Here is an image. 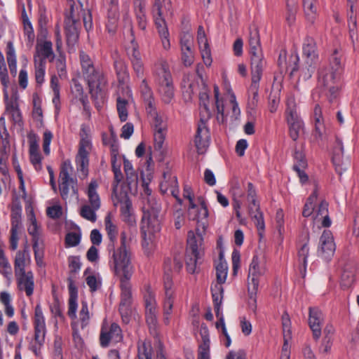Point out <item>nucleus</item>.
Here are the masks:
<instances>
[{"label": "nucleus", "instance_id": "nucleus-59", "mask_svg": "<svg viewBox=\"0 0 359 359\" xmlns=\"http://www.w3.org/2000/svg\"><path fill=\"white\" fill-rule=\"evenodd\" d=\"M315 4L316 0H303L305 14L310 21H313L316 17V8Z\"/></svg>", "mask_w": 359, "mask_h": 359}, {"label": "nucleus", "instance_id": "nucleus-1", "mask_svg": "<svg viewBox=\"0 0 359 359\" xmlns=\"http://www.w3.org/2000/svg\"><path fill=\"white\" fill-rule=\"evenodd\" d=\"M136 236V230L129 227L121 233V245L114 250L110 260V264L115 275L119 279H130L133 273L131 262V253L128 247Z\"/></svg>", "mask_w": 359, "mask_h": 359}, {"label": "nucleus", "instance_id": "nucleus-35", "mask_svg": "<svg viewBox=\"0 0 359 359\" xmlns=\"http://www.w3.org/2000/svg\"><path fill=\"white\" fill-rule=\"evenodd\" d=\"M19 287L21 290H25L27 295L30 296L34 290V277L32 272H24L23 273H18Z\"/></svg>", "mask_w": 359, "mask_h": 359}, {"label": "nucleus", "instance_id": "nucleus-51", "mask_svg": "<svg viewBox=\"0 0 359 359\" xmlns=\"http://www.w3.org/2000/svg\"><path fill=\"white\" fill-rule=\"evenodd\" d=\"M136 16L139 27L145 30L147 27V18L144 12V4L140 0L136 2Z\"/></svg>", "mask_w": 359, "mask_h": 359}, {"label": "nucleus", "instance_id": "nucleus-58", "mask_svg": "<svg viewBox=\"0 0 359 359\" xmlns=\"http://www.w3.org/2000/svg\"><path fill=\"white\" fill-rule=\"evenodd\" d=\"M289 126L290 135L293 140H297L300 133L303 130V123L302 120L287 122Z\"/></svg>", "mask_w": 359, "mask_h": 359}, {"label": "nucleus", "instance_id": "nucleus-32", "mask_svg": "<svg viewBox=\"0 0 359 359\" xmlns=\"http://www.w3.org/2000/svg\"><path fill=\"white\" fill-rule=\"evenodd\" d=\"M98 183L96 180H93L89 183L85 192L88 196V205L94 208V209H100L101 206V199L97 193Z\"/></svg>", "mask_w": 359, "mask_h": 359}, {"label": "nucleus", "instance_id": "nucleus-37", "mask_svg": "<svg viewBox=\"0 0 359 359\" xmlns=\"http://www.w3.org/2000/svg\"><path fill=\"white\" fill-rule=\"evenodd\" d=\"M198 203L200 205V208H198L195 204V208L192 214H191V207L189 208L188 214L189 217L193 220H202L203 219H206L208 216V210L206 206L205 200L203 197H198Z\"/></svg>", "mask_w": 359, "mask_h": 359}, {"label": "nucleus", "instance_id": "nucleus-10", "mask_svg": "<svg viewBox=\"0 0 359 359\" xmlns=\"http://www.w3.org/2000/svg\"><path fill=\"white\" fill-rule=\"evenodd\" d=\"M92 149L91 140L89 137H81L79 153L76 156V164L80 169L83 177L88 175V155Z\"/></svg>", "mask_w": 359, "mask_h": 359}, {"label": "nucleus", "instance_id": "nucleus-46", "mask_svg": "<svg viewBox=\"0 0 359 359\" xmlns=\"http://www.w3.org/2000/svg\"><path fill=\"white\" fill-rule=\"evenodd\" d=\"M214 93L215 97V104L217 111V118L219 122L223 123L226 120V117L229 112L225 114L223 101L219 98V90L217 86L214 87Z\"/></svg>", "mask_w": 359, "mask_h": 359}, {"label": "nucleus", "instance_id": "nucleus-17", "mask_svg": "<svg viewBox=\"0 0 359 359\" xmlns=\"http://www.w3.org/2000/svg\"><path fill=\"white\" fill-rule=\"evenodd\" d=\"M160 229L161 226L156 220L153 222L152 225L149 224L147 221L144 222V224H141V231L143 237L142 246L147 252L149 253L152 250L154 234L158 232Z\"/></svg>", "mask_w": 359, "mask_h": 359}, {"label": "nucleus", "instance_id": "nucleus-54", "mask_svg": "<svg viewBox=\"0 0 359 359\" xmlns=\"http://www.w3.org/2000/svg\"><path fill=\"white\" fill-rule=\"evenodd\" d=\"M99 209H94V208L90 205L85 204L81 208L80 215L84 219L94 222L97 219L96 211Z\"/></svg>", "mask_w": 359, "mask_h": 359}, {"label": "nucleus", "instance_id": "nucleus-29", "mask_svg": "<svg viewBox=\"0 0 359 359\" xmlns=\"http://www.w3.org/2000/svg\"><path fill=\"white\" fill-rule=\"evenodd\" d=\"M146 306L147 322L150 325H155L156 323V302L154 294L152 292H147L144 297Z\"/></svg>", "mask_w": 359, "mask_h": 359}, {"label": "nucleus", "instance_id": "nucleus-50", "mask_svg": "<svg viewBox=\"0 0 359 359\" xmlns=\"http://www.w3.org/2000/svg\"><path fill=\"white\" fill-rule=\"evenodd\" d=\"M243 194L240 190L238 184H236L233 188V206L236 211V215L238 219H241V208L242 206V198Z\"/></svg>", "mask_w": 359, "mask_h": 359}, {"label": "nucleus", "instance_id": "nucleus-4", "mask_svg": "<svg viewBox=\"0 0 359 359\" xmlns=\"http://www.w3.org/2000/svg\"><path fill=\"white\" fill-rule=\"evenodd\" d=\"M170 8L171 3L170 0H156L152 9L154 22L161 38L163 48L166 50L170 49V42L164 16L170 12Z\"/></svg>", "mask_w": 359, "mask_h": 359}, {"label": "nucleus", "instance_id": "nucleus-63", "mask_svg": "<svg viewBox=\"0 0 359 359\" xmlns=\"http://www.w3.org/2000/svg\"><path fill=\"white\" fill-rule=\"evenodd\" d=\"M198 359H210V341L204 337L203 343L199 347Z\"/></svg>", "mask_w": 359, "mask_h": 359}, {"label": "nucleus", "instance_id": "nucleus-42", "mask_svg": "<svg viewBox=\"0 0 359 359\" xmlns=\"http://www.w3.org/2000/svg\"><path fill=\"white\" fill-rule=\"evenodd\" d=\"M69 298L68 315L72 318H76L77 310V290L76 286L70 281L69 284Z\"/></svg>", "mask_w": 359, "mask_h": 359}, {"label": "nucleus", "instance_id": "nucleus-64", "mask_svg": "<svg viewBox=\"0 0 359 359\" xmlns=\"http://www.w3.org/2000/svg\"><path fill=\"white\" fill-rule=\"evenodd\" d=\"M72 92L76 98H78L85 105V98L83 96V89L81 83L76 80H73V84L72 86Z\"/></svg>", "mask_w": 359, "mask_h": 359}, {"label": "nucleus", "instance_id": "nucleus-20", "mask_svg": "<svg viewBox=\"0 0 359 359\" xmlns=\"http://www.w3.org/2000/svg\"><path fill=\"white\" fill-rule=\"evenodd\" d=\"M4 96L6 105V110L10 114L13 121L16 123L22 121V114L19 109L18 99L19 96L17 91H14L11 97H8V90L4 89Z\"/></svg>", "mask_w": 359, "mask_h": 359}, {"label": "nucleus", "instance_id": "nucleus-26", "mask_svg": "<svg viewBox=\"0 0 359 359\" xmlns=\"http://www.w3.org/2000/svg\"><path fill=\"white\" fill-rule=\"evenodd\" d=\"M210 139V133L205 123L201 122L198 126L194 141L198 153L203 154L205 152L209 146Z\"/></svg>", "mask_w": 359, "mask_h": 359}, {"label": "nucleus", "instance_id": "nucleus-6", "mask_svg": "<svg viewBox=\"0 0 359 359\" xmlns=\"http://www.w3.org/2000/svg\"><path fill=\"white\" fill-rule=\"evenodd\" d=\"M203 236L200 233L189 231L187 237V250L186 264L189 273H194L196 270L197 260L201 252Z\"/></svg>", "mask_w": 359, "mask_h": 359}, {"label": "nucleus", "instance_id": "nucleus-40", "mask_svg": "<svg viewBox=\"0 0 359 359\" xmlns=\"http://www.w3.org/2000/svg\"><path fill=\"white\" fill-rule=\"evenodd\" d=\"M60 191L62 198L65 201H71L72 198L78 199V190L76 182L73 183L60 184Z\"/></svg>", "mask_w": 359, "mask_h": 359}, {"label": "nucleus", "instance_id": "nucleus-62", "mask_svg": "<svg viewBox=\"0 0 359 359\" xmlns=\"http://www.w3.org/2000/svg\"><path fill=\"white\" fill-rule=\"evenodd\" d=\"M35 78L38 83L41 84L44 81L46 63L34 62Z\"/></svg>", "mask_w": 359, "mask_h": 359}, {"label": "nucleus", "instance_id": "nucleus-15", "mask_svg": "<svg viewBox=\"0 0 359 359\" xmlns=\"http://www.w3.org/2000/svg\"><path fill=\"white\" fill-rule=\"evenodd\" d=\"M130 279H120L121 289V300L120 304V313L123 320L128 322V316L129 313V306L131 303L132 294Z\"/></svg>", "mask_w": 359, "mask_h": 359}, {"label": "nucleus", "instance_id": "nucleus-22", "mask_svg": "<svg viewBox=\"0 0 359 359\" xmlns=\"http://www.w3.org/2000/svg\"><path fill=\"white\" fill-rule=\"evenodd\" d=\"M160 93L163 102L169 104L174 98V88L170 72L163 69L160 81Z\"/></svg>", "mask_w": 359, "mask_h": 359}, {"label": "nucleus", "instance_id": "nucleus-55", "mask_svg": "<svg viewBox=\"0 0 359 359\" xmlns=\"http://www.w3.org/2000/svg\"><path fill=\"white\" fill-rule=\"evenodd\" d=\"M314 121L316 131L320 136H321L324 129V121L323 118L322 110L318 105L314 108Z\"/></svg>", "mask_w": 359, "mask_h": 359}, {"label": "nucleus", "instance_id": "nucleus-16", "mask_svg": "<svg viewBox=\"0 0 359 359\" xmlns=\"http://www.w3.org/2000/svg\"><path fill=\"white\" fill-rule=\"evenodd\" d=\"M324 322V316L322 311L317 307L309 309V325L313 332L315 339H318L322 334V325Z\"/></svg>", "mask_w": 359, "mask_h": 359}, {"label": "nucleus", "instance_id": "nucleus-44", "mask_svg": "<svg viewBox=\"0 0 359 359\" xmlns=\"http://www.w3.org/2000/svg\"><path fill=\"white\" fill-rule=\"evenodd\" d=\"M287 107L285 111L287 122L301 120L297 110V105L293 96H289L287 99Z\"/></svg>", "mask_w": 359, "mask_h": 359}, {"label": "nucleus", "instance_id": "nucleus-27", "mask_svg": "<svg viewBox=\"0 0 359 359\" xmlns=\"http://www.w3.org/2000/svg\"><path fill=\"white\" fill-rule=\"evenodd\" d=\"M197 41L198 43L201 57L205 65L207 66H210L212 63L210 49L205 36V30L201 26H200L198 29Z\"/></svg>", "mask_w": 359, "mask_h": 359}, {"label": "nucleus", "instance_id": "nucleus-45", "mask_svg": "<svg viewBox=\"0 0 359 359\" xmlns=\"http://www.w3.org/2000/svg\"><path fill=\"white\" fill-rule=\"evenodd\" d=\"M224 283H219L217 281L211 288L212 298L215 304V313L219 316V306H220L222 299L223 287L222 285Z\"/></svg>", "mask_w": 359, "mask_h": 359}, {"label": "nucleus", "instance_id": "nucleus-36", "mask_svg": "<svg viewBox=\"0 0 359 359\" xmlns=\"http://www.w3.org/2000/svg\"><path fill=\"white\" fill-rule=\"evenodd\" d=\"M215 270L217 281L219 283H225L228 274V265L224 258V252L220 250L219 258L215 262Z\"/></svg>", "mask_w": 359, "mask_h": 359}, {"label": "nucleus", "instance_id": "nucleus-49", "mask_svg": "<svg viewBox=\"0 0 359 359\" xmlns=\"http://www.w3.org/2000/svg\"><path fill=\"white\" fill-rule=\"evenodd\" d=\"M129 54L130 55L134 70L137 76H142L143 73V64L141 60L140 53L134 45L133 46L131 53Z\"/></svg>", "mask_w": 359, "mask_h": 359}, {"label": "nucleus", "instance_id": "nucleus-8", "mask_svg": "<svg viewBox=\"0 0 359 359\" xmlns=\"http://www.w3.org/2000/svg\"><path fill=\"white\" fill-rule=\"evenodd\" d=\"M143 217L142 223L148 222L149 224L152 225L154 221L156 220L159 226H161V219L159 213L161 212V205L155 197H147L143 201Z\"/></svg>", "mask_w": 359, "mask_h": 359}, {"label": "nucleus", "instance_id": "nucleus-3", "mask_svg": "<svg viewBox=\"0 0 359 359\" xmlns=\"http://www.w3.org/2000/svg\"><path fill=\"white\" fill-rule=\"evenodd\" d=\"M313 191L308 198L302 211L305 217H312L314 224H321L323 226L327 227L331 224L328 216V204L325 201L318 203V185L315 182L312 183Z\"/></svg>", "mask_w": 359, "mask_h": 359}, {"label": "nucleus", "instance_id": "nucleus-30", "mask_svg": "<svg viewBox=\"0 0 359 359\" xmlns=\"http://www.w3.org/2000/svg\"><path fill=\"white\" fill-rule=\"evenodd\" d=\"M123 168L128 189L130 193L135 194L137 191V174L134 170L131 162L126 158L123 159Z\"/></svg>", "mask_w": 359, "mask_h": 359}, {"label": "nucleus", "instance_id": "nucleus-61", "mask_svg": "<svg viewBox=\"0 0 359 359\" xmlns=\"http://www.w3.org/2000/svg\"><path fill=\"white\" fill-rule=\"evenodd\" d=\"M344 153L343 143L342 141L337 138L336 140V146L334 150V156L332 158L334 164L337 166L339 165L341 163V157L342 156Z\"/></svg>", "mask_w": 359, "mask_h": 359}, {"label": "nucleus", "instance_id": "nucleus-7", "mask_svg": "<svg viewBox=\"0 0 359 359\" xmlns=\"http://www.w3.org/2000/svg\"><path fill=\"white\" fill-rule=\"evenodd\" d=\"M113 202L114 205H119L122 219L133 226L135 224V218L133 213L132 203L126 194H117V185L114 187Z\"/></svg>", "mask_w": 359, "mask_h": 359}, {"label": "nucleus", "instance_id": "nucleus-60", "mask_svg": "<svg viewBox=\"0 0 359 359\" xmlns=\"http://www.w3.org/2000/svg\"><path fill=\"white\" fill-rule=\"evenodd\" d=\"M294 168H305L307 166V161L305 158L304 153L302 148H296L294 153Z\"/></svg>", "mask_w": 359, "mask_h": 359}, {"label": "nucleus", "instance_id": "nucleus-18", "mask_svg": "<svg viewBox=\"0 0 359 359\" xmlns=\"http://www.w3.org/2000/svg\"><path fill=\"white\" fill-rule=\"evenodd\" d=\"M55 55L53 50V44L51 41L47 40H38L35 53L34 55V62L46 63L45 60L53 61Z\"/></svg>", "mask_w": 359, "mask_h": 359}, {"label": "nucleus", "instance_id": "nucleus-31", "mask_svg": "<svg viewBox=\"0 0 359 359\" xmlns=\"http://www.w3.org/2000/svg\"><path fill=\"white\" fill-rule=\"evenodd\" d=\"M248 46L250 56L263 53L259 30L256 27L250 28Z\"/></svg>", "mask_w": 359, "mask_h": 359}, {"label": "nucleus", "instance_id": "nucleus-57", "mask_svg": "<svg viewBox=\"0 0 359 359\" xmlns=\"http://www.w3.org/2000/svg\"><path fill=\"white\" fill-rule=\"evenodd\" d=\"M129 100L118 97L117 98V111L121 121H125L128 118V104Z\"/></svg>", "mask_w": 359, "mask_h": 359}, {"label": "nucleus", "instance_id": "nucleus-2", "mask_svg": "<svg viewBox=\"0 0 359 359\" xmlns=\"http://www.w3.org/2000/svg\"><path fill=\"white\" fill-rule=\"evenodd\" d=\"M80 62L92 98L97 104L102 103L106 90V81L103 74L95 68L90 57L83 51L80 53Z\"/></svg>", "mask_w": 359, "mask_h": 359}, {"label": "nucleus", "instance_id": "nucleus-28", "mask_svg": "<svg viewBox=\"0 0 359 359\" xmlns=\"http://www.w3.org/2000/svg\"><path fill=\"white\" fill-rule=\"evenodd\" d=\"M177 181L175 175L171 173H164L163 180L160 184V189L162 193L170 191L171 194L182 203L181 199L178 197L179 190L177 188Z\"/></svg>", "mask_w": 359, "mask_h": 359}, {"label": "nucleus", "instance_id": "nucleus-56", "mask_svg": "<svg viewBox=\"0 0 359 359\" xmlns=\"http://www.w3.org/2000/svg\"><path fill=\"white\" fill-rule=\"evenodd\" d=\"M84 276H86V283L90 287V290L92 292L97 290L101 284L100 278H97L95 274L92 273L89 269H86L85 271Z\"/></svg>", "mask_w": 359, "mask_h": 359}, {"label": "nucleus", "instance_id": "nucleus-39", "mask_svg": "<svg viewBox=\"0 0 359 359\" xmlns=\"http://www.w3.org/2000/svg\"><path fill=\"white\" fill-rule=\"evenodd\" d=\"M344 67V55L340 49H334L330 57V66L328 68L336 71L337 72L342 73Z\"/></svg>", "mask_w": 359, "mask_h": 359}, {"label": "nucleus", "instance_id": "nucleus-48", "mask_svg": "<svg viewBox=\"0 0 359 359\" xmlns=\"http://www.w3.org/2000/svg\"><path fill=\"white\" fill-rule=\"evenodd\" d=\"M72 170L73 168L69 161H65L62 163L60 173V184L75 182L74 179L71 177Z\"/></svg>", "mask_w": 359, "mask_h": 359}, {"label": "nucleus", "instance_id": "nucleus-5", "mask_svg": "<svg viewBox=\"0 0 359 359\" xmlns=\"http://www.w3.org/2000/svg\"><path fill=\"white\" fill-rule=\"evenodd\" d=\"M246 189L245 201L248 214L257 229L258 234L262 237L264 232L265 223L257 201L256 190L251 182L247 184Z\"/></svg>", "mask_w": 359, "mask_h": 359}, {"label": "nucleus", "instance_id": "nucleus-34", "mask_svg": "<svg viewBox=\"0 0 359 359\" xmlns=\"http://www.w3.org/2000/svg\"><path fill=\"white\" fill-rule=\"evenodd\" d=\"M140 90L142 96L144 99L146 105V109L148 114H151V116H154V113H157L155 111L154 105V98L151 89L148 86L147 82L143 80L140 86Z\"/></svg>", "mask_w": 359, "mask_h": 359}, {"label": "nucleus", "instance_id": "nucleus-13", "mask_svg": "<svg viewBox=\"0 0 359 359\" xmlns=\"http://www.w3.org/2000/svg\"><path fill=\"white\" fill-rule=\"evenodd\" d=\"M65 27L67 43L74 44L79 38L80 23L75 17L73 5H71L69 15L65 19Z\"/></svg>", "mask_w": 359, "mask_h": 359}, {"label": "nucleus", "instance_id": "nucleus-19", "mask_svg": "<svg viewBox=\"0 0 359 359\" xmlns=\"http://www.w3.org/2000/svg\"><path fill=\"white\" fill-rule=\"evenodd\" d=\"M34 325L35 341L39 346L43 345L45 341L46 328L45 318L40 304H37L35 307Z\"/></svg>", "mask_w": 359, "mask_h": 359}, {"label": "nucleus", "instance_id": "nucleus-43", "mask_svg": "<svg viewBox=\"0 0 359 359\" xmlns=\"http://www.w3.org/2000/svg\"><path fill=\"white\" fill-rule=\"evenodd\" d=\"M6 59L11 74L15 76L17 74V60L15 50L12 41L7 43Z\"/></svg>", "mask_w": 359, "mask_h": 359}, {"label": "nucleus", "instance_id": "nucleus-11", "mask_svg": "<svg viewBox=\"0 0 359 359\" xmlns=\"http://www.w3.org/2000/svg\"><path fill=\"white\" fill-rule=\"evenodd\" d=\"M265 271L263 262L258 256H254L249 266L248 287H252L253 290L255 288H258L259 277L263 276Z\"/></svg>", "mask_w": 359, "mask_h": 359}, {"label": "nucleus", "instance_id": "nucleus-53", "mask_svg": "<svg viewBox=\"0 0 359 359\" xmlns=\"http://www.w3.org/2000/svg\"><path fill=\"white\" fill-rule=\"evenodd\" d=\"M152 350L150 342L141 341L138 344L139 359H151Z\"/></svg>", "mask_w": 359, "mask_h": 359}, {"label": "nucleus", "instance_id": "nucleus-24", "mask_svg": "<svg viewBox=\"0 0 359 359\" xmlns=\"http://www.w3.org/2000/svg\"><path fill=\"white\" fill-rule=\"evenodd\" d=\"M251 74L252 87H257V84L261 79L262 72L266 65L264 54L254 55L250 56Z\"/></svg>", "mask_w": 359, "mask_h": 359}, {"label": "nucleus", "instance_id": "nucleus-38", "mask_svg": "<svg viewBox=\"0 0 359 359\" xmlns=\"http://www.w3.org/2000/svg\"><path fill=\"white\" fill-rule=\"evenodd\" d=\"M303 56L306 62L315 63L318 55L316 53V42L311 38L305 40L303 45Z\"/></svg>", "mask_w": 359, "mask_h": 359}, {"label": "nucleus", "instance_id": "nucleus-52", "mask_svg": "<svg viewBox=\"0 0 359 359\" xmlns=\"http://www.w3.org/2000/svg\"><path fill=\"white\" fill-rule=\"evenodd\" d=\"M104 226L109 240L114 241L117 235V227L112 222L110 213L107 214L104 218Z\"/></svg>", "mask_w": 359, "mask_h": 359}, {"label": "nucleus", "instance_id": "nucleus-9", "mask_svg": "<svg viewBox=\"0 0 359 359\" xmlns=\"http://www.w3.org/2000/svg\"><path fill=\"white\" fill-rule=\"evenodd\" d=\"M341 74L330 68H324L319 72V83L328 88L330 93L334 96L339 88L338 82L340 80Z\"/></svg>", "mask_w": 359, "mask_h": 359}, {"label": "nucleus", "instance_id": "nucleus-14", "mask_svg": "<svg viewBox=\"0 0 359 359\" xmlns=\"http://www.w3.org/2000/svg\"><path fill=\"white\" fill-rule=\"evenodd\" d=\"M172 286L171 281L167 278L164 284L165 297L163 302V320L166 325L170 323L175 300V292Z\"/></svg>", "mask_w": 359, "mask_h": 359}, {"label": "nucleus", "instance_id": "nucleus-41", "mask_svg": "<svg viewBox=\"0 0 359 359\" xmlns=\"http://www.w3.org/2000/svg\"><path fill=\"white\" fill-rule=\"evenodd\" d=\"M27 231L32 238L41 237V226L38 224L32 209L27 214Z\"/></svg>", "mask_w": 359, "mask_h": 359}, {"label": "nucleus", "instance_id": "nucleus-47", "mask_svg": "<svg viewBox=\"0 0 359 359\" xmlns=\"http://www.w3.org/2000/svg\"><path fill=\"white\" fill-rule=\"evenodd\" d=\"M33 250L36 264L39 266L42 265L43 257L44 243L41 237L32 238Z\"/></svg>", "mask_w": 359, "mask_h": 359}, {"label": "nucleus", "instance_id": "nucleus-23", "mask_svg": "<svg viewBox=\"0 0 359 359\" xmlns=\"http://www.w3.org/2000/svg\"><path fill=\"white\" fill-rule=\"evenodd\" d=\"M122 338L121 331L119 326L116 323H112L109 328L104 326L100 334V344L106 347L109 342H118Z\"/></svg>", "mask_w": 359, "mask_h": 359}, {"label": "nucleus", "instance_id": "nucleus-21", "mask_svg": "<svg viewBox=\"0 0 359 359\" xmlns=\"http://www.w3.org/2000/svg\"><path fill=\"white\" fill-rule=\"evenodd\" d=\"M155 133H154V147L157 150H161L165 139L167 133V123L161 116L154 113Z\"/></svg>", "mask_w": 359, "mask_h": 359}, {"label": "nucleus", "instance_id": "nucleus-33", "mask_svg": "<svg viewBox=\"0 0 359 359\" xmlns=\"http://www.w3.org/2000/svg\"><path fill=\"white\" fill-rule=\"evenodd\" d=\"M30 262V255L28 247L26 246L22 251H18L16 253L15 259V273H23L25 272V266Z\"/></svg>", "mask_w": 359, "mask_h": 359}, {"label": "nucleus", "instance_id": "nucleus-25", "mask_svg": "<svg viewBox=\"0 0 359 359\" xmlns=\"http://www.w3.org/2000/svg\"><path fill=\"white\" fill-rule=\"evenodd\" d=\"M193 37L191 34L186 32L180 40L182 60L185 66H190L194 62V53L192 51Z\"/></svg>", "mask_w": 359, "mask_h": 359}, {"label": "nucleus", "instance_id": "nucleus-12", "mask_svg": "<svg viewBox=\"0 0 359 359\" xmlns=\"http://www.w3.org/2000/svg\"><path fill=\"white\" fill-rule=\"evenodd\" d=\"M336 246L333 236L330 231H324L319 241L318 256L323 259H330L335 252Z\"/></svg>", "mask_w": 359, "mask_h": 359}]
</instances>
